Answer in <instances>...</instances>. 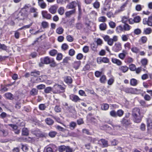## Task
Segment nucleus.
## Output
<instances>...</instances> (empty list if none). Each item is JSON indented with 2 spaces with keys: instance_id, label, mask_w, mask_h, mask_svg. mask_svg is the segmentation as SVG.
I'll return each mask as SVG.
<instances>
[{
  "instance_id": "1",
  "label": "nucleus",
  "mask_w": 152,
  "mask_h": 152,
  "mask_svg": "<svg viewBox=\"0 0 152 152\" xmlns=\"http://www.w3.org/2000/svg\"><path fill=\"white\" fill-rule=\"evenodd\" d=\"M132 115L134 122L136 123H139L141 122L142 116L140 115L139 109L135 108L133 109Z\"/></svg>"
},
{
  "instance_id": "2",
  "label": "nucleus",
  "mask_w": 152,
  "mask_h": 152,
  "mask_svg": "<svg viewBox=\"0 0 152 152\" xmlns=\"http://www.w3.org/2000/svg\"><path fill=\"white\" fill-rule=\"evenodd\" d=\"M103 39L105 42H107V44L110 46L113 45L114 42H116L118 40V37L116 36H114L113 38L112 39L109 36L106 35L103 37Z\"/></svg>"
},
{
  "instance_id": "3",
  "label": "nucleus",
  "mask_w": 152,
  "mask_h": 152,
  "mask_svg": "<svg viewBox=\"0 0 152 152\" xmlns=\"http://www.w3.org/2000/svg\"><path fill=\"white\" fill-rule=\"evenodd\" d=\"M65 88L60 85L55 84L53 87V92L54 94H59L64 91Z\"/></svg>"
},
{
  "instance_id": "4",
  "label": "nucleus",
  "mask_w": 152,
  "mask_h": 152,
  "mask_svg": "<svg viewBox=\"0 0 152 152\" xmlns=\"http://www.w3.org/2000/svg\"><path fill=\"white\" fill-rule=\"evenodd\" d=\"M143 23L144 25H148V26H152V16H149L148 18H144L143 20Z\"/></svg>"
},
{
  "instance_id": "5",
  "label": "nucleus",
  "mask_w": 152,
  "mask_h": 152,
  "mask_svg": "<svg viewBox=\"0 0 152 152\" xmlns=\"http://www.w3.org/2000/svg\"><path fill=\"white\" fill-rule=\"evenodd\" d=\"M121 49V44L118 42L115 43L113 48V50L115 52H118Z\"/></svg>"
},
{
  "instance_id": "6",
  "label": "nucleus",
  "mask_w": 152,
  "mask_h": 152,
  "mask_svg": "<svg viewBox=\"0 0 152 152\" xmlns=\"http://www.w3.org/2000/svg\"><path fill=\"white\" fill-rule=\"evenodd\" d=\"M129 2V0H127L123 4L119 9L116 10V13H119L125 10V8L127 7Z\"/></svg>"
},
{
  "instance_id": "7",
  "label": "nucleus",
  "mask_w": 152,
  "mask_h": 152,
  "mask_svg": "<svg viewBox=\"0 0 152 152\" xmlns=\"http://www.w3.org/2000/svg\"><path fill=\"white\" fill-rule=\"evenodd\" d=\"M3 125H0V136L3 137H5L8 134V132L7 130L2 129Z\"/></svg>"
},
{
  "instance_id": "8",
  "label": "nucleus",
  "mask_w": 152,
  "mask_h": 152,
  "mask_svg": "<svg viewBox=\"0 0 152 152\" xmlns=\"http://www.w3.org/2000/svg\"><path fill=\"white\" fill-rule=\"evenodd\" d=\"M52 59V58H50L48 56L42 58L41 59V63L43 64H49Z\"/></svg>"
},
{
  "instance_id": "9",
  "label": "nucleus",
  "mask_w": 152,
  "mask_h": 152,
  "mask_svg": "<svg viewBox=\"0 0 152 152\" xmlns=\"http://www.w3.org/2000/svg\"><path fill=\"white\" fill-rule=\"evenodd\" d=\"M70 99L72 101L77 102V101L80 100V99L79 97L75 95L71 94L69 96Z\"/></svg>"
},
{
  "instance_id": "10",
  "label": "nucleus",
  "mask_w": 152,
  "mask_h": 152,
  "mask_svg": "<svg viewBox=\"0 0 152 152\" xmlns=\"http://www.w3.org/2000/svg\"><path fill=\"white\" fill-rule=\"evenodd\" d=\"M42 17L47 19H50L51 18V15L48 13L47 11H43L42 12Z\"/></svg>"
},
{
  "instance_id": "11",
  "label": "nucleus",
  "mask_w": 152,
  "mask_h": 152,
  "mask_svg": "<svg viewBox=\"0 0 152 152\" xmlns=\"http://www.w3.org/2000/svg\"><path fill=\"white\" fill-rule=\"evenodd\" d=\"M57 7L56 5H53L50 7L49 9V12L52 14L56 13Z\"/></svg>"
},
{
  "instance_id": "12",
  "label": "nucleus",
  "mask_w": 152,
  "mask_h": 152,
  "mask_svg": "<svg viewBox=\"0 0 152 152\" xmlns=\"http://www.w3.org/2000/svg\"><path fill=\"white\" fill-rule=\"evenodd\" d=\"M77 4L75 1L70 3L67 6V8L69 9H73L77 6Z\"/></svg>"
},
{
  "instance_id": "13",
  "label": "nucleus",
  "mask_w": 152,
  "mask_h": 152,
  "mask_svg": "<svg viewBox=\"0 0 152 152\" xmlns=\"http://www.w3.org/2000/svg\"><path fill=\"white\" fill-rule=\"evenodd\" d=\"M111 61L113 63L116 64L118 66L121 65L122 64V62L120 60L115 58H112Z\"/></svg>"
},
{
  "instance_id": "14",
  "label": "nucleus",
  "mask_w": 152,
  "mask_h": 152,
  "mask_svg": "<svg viewBox=\"0 0 152 152\" xmlns=\"http://www.w3.org/2000/svg\"><path fill=\"white\" fill-rule=\"evenodd\" d=\"M128 53L126 51L123 50L122 53H120L118 54V57L121 59L123 60L126 55Z\"/></svg>"
},
{
  "instance_id": "15",
  "label": "nucleus",
  "mask_w": 152,
  "mask_h": 152,
  "mask_svg": "<svg viewBox=\"0 0 152 152\" xmlns=\"http://www.w3.org/2000/svg\"><path fill=\"white\" fill-rule=\"evenodd\" d=\"M42 80L41 79V77H37L32 78L31 79V81L33 83H38L39 82H42Z\"/></svg>"
},
{
  "instance_id": "16",
  "label": "nucleus",
  "mask_w": 152,
  "mask_h": 152,
  "mask_svg": "<svg viewBox=\"0 0 152 152\" xmlns=\"http://www.w3.org/2000/svg\"><path fill=\"white\" fill-rule=\"evenodd\" d=\"M147 41V37L145 36H143L139 39V42L140 44H142L146 43Z\"/></svg>"
},
{
  "instance_id": "17",
  "label": "nucleus",
  "mask_w": 152,
  "mask_h": 152,
  "mask_svg": "<svg viewBox=\"0 0 152 152\" xmlns=\"http://www.w3.org/2000/svg\"><path fill=\"white\" fill-rule=\"evenodd\" d=\"M152 32V29L149 27L144 28L143 33L146 35L149 34Z\"/></svg>"
},
{
  "instance_id": "18",
  "label": "nucleus",
  "mask_w": 152,
  "mask_h": 152,
  "mask_svg": "<svg viewBox=\"0 0 152 152\" xmlns=\"http://www.w3.org/2000/svg\"><path fill=\"white\" fill-rule=\"evenodd\" d=\"M119 69L123 73H125L127 72L129 68L126 66H122L119 68Z\"/></svg>"
},
{
  "instance_id": "19",
  "label": "nucleus",
  "mask_w": 152,
  "mask_h": 152,
  "mask_svg": "<svg viewBox=\"0 0 152 152\" xmlns=\"http://www.w3.org/2000/svg\"><path fill=\"white\" fill-rule=\"evenodd\" d=\"M122 124L124 126H127L130 123L129 120L124 118L121 121Z\"/></svg>"
},
{
  "instance_id": "20",
  "label": "nucleus",
  "mask_w": 152,
  "mask_h": 152,
  "mask_svg": "<svg viewBox=\"0 0 152 152\" xmlns=\"http://www.w3.org/2000/svg\"><path fill=\"white\" fill-rule=\"evenodd\" d=\"M41 27L44 29L48 28L49 27V24L48 22L43 21L41 23Z\"/></svg>"
},
{
  "instance_id": "21",
  "label": "nucleus",
  "mask_w": 152,
  "mask_h": 152,
  "mask_svg": "<svg viewBox=\"0 0 152 152\" xmlns=\"http://www.w3.org/2000/svg\"><path fill=\"white\" fill-rule=\"evenodd\" d=\"M40 75V72L39 71L34 70L31 72V75L34 77H37Z\"/></svg>"
},
{
  "instance_id": "22",
  "label": "nucleus",
  "mask_w": 152,
  "mask_h": 152,
  "mask_svg": "<svg viewBox=\"0 0 152 152\" xmlns=\"http://www.w3.org/2000/svg\"><path fill=\"white\" fill-rule=\"evenodd\" d=\"M75 9L66 12L65 13L66 17H70V16L75 13Z\"/></svg>"
},
{
  "instance_id": "23",
  "label": "nucleus",
  "mask_w": 152,
  "mask_h": 152,
  "mask_svg": "<svg viewBox=\"0 0 152 152\" xmlns=\"http://www.w3.org/2000/svg\"><path fill=\"white\" fill-rule=\"evenodd\" d=\"M124 31H129L131 28V27L127 24L124 23L123 26Z\"/></svg>"
},
{
  "instance_id": "24",
  "label": "nucleus",
  "mask_w": 152,
  "mask_h": 152,
  "mask_svg": "<svg viewBox=\"0 0 152 152\" xmlns=\"http://www.w3.org/2000/svg\"><path fill=\"white\" fill-rule=\"evenodd\" d=\"M45 121L47 124L50 125H52L54 123L53 120L50 118L45 119Z\"/></svg>"
},
{
  "instance_id": "25",
  "label": "nucleus",
  "mask_w": 152,
  "mask_h": 152,
  "mask_svg": "<svg viewBox=\"0 0 152 152\" xmlns=\"http://www.w3.org/2000/svg\"><path fill=\"white\" fill-rule=\"evenodd\" d=\"M22 132V135L27 136L29 134V131L27 128H23Z\"/></svg>"
},
{
  "instance_id": "26",
  "label": "nucleus",
  "mask_w": 152,
  "mask_h": 152,
  "mask_svg": "<svg viewBox=\"0 0 152 152\" xmlns=\"http://www.w3.org/2000/svg\"><path fill=\"white\" fill-rule=\"evenodd\" d=\"M81 62L80 61L75 62L73 64V67L75 69H77L80 65Z\"/></svg>"
},
{
  "instance_id": "27",
  "label": "nucleus",
  "mask_w": 152,
  "mask_h": 152,
  "mask_svg": "<svg viewBox=\"0 0 152 152\" xmlns=\"http://www.w3.org/2000/svg\"><path fill=\"white\" fill-rule=\"evenodd\" d=\"M109 108V105L106 103H104L101 105V108L103 110H107Z\"/></svg>"
},
{
  "instance_id": "28",
  "label": "nucleus",
  "mask_w": 152,
  "mask_h": 152,
  "mask_svg": "<svg viewBox=\"0 0 152 152\" xmlns=\"http://www.w3.org/2000/svg\"><path fill=\"white\" fill-rule=\"evenodd\" d=\"M147 126L148 129H151L152 127V120L150 118H148L147 120Z\"/></svg>"
},
{
  "instance_id": "29",
  "label": "nucleus",
  "mask_w": 152,
  "mask_h": 152,
  "mask_svg": "<svg viewBox=\"0 0 152 152\" xmlns=\"http://www.w3.org/2000/svg\"><path fill=\"white\" fill-rule=\"evenodd\" d=\"M44 152H54V151L52 147L47 146L45 148Z\"/></svg>"
},
{
  "instance_id": "30",
  "label": "nucleus",
  "mask_w": 152,
  "mask_h": 152,
  "mask_svg": "<svg viewBox=\"0 0 152 152\" xmlns=\"http://www.w3.org/2000/svg\"><path fill=\"white\" fill-rule=\"evenodd\" d=\"M76 125L77 124L76 122L74 121H72L69 123V128L72 129H73L76 127Z\"/></svg>"
},
{
  "instance_id": "31",
  "label": "nucleus",
  "mask_w": 152,
  "mask_h": 152,
  "mask_svg": "<svg viewBox=\"0 0 152 152\" xmlns=\"http://www.w3.org/2000/svg\"><path fill=\"white\" fill-rule=\"evenodd\" d=\"M39 5L42 9H45L46 7V4L44 1L38 2Z\"/></svg>"
},
{
  "instance_id": "32",
  "label": "nucleus",
  "mask_w": 152,
  "mask_h": 152,
  "mask_svg": "<svg viewBox=\"0 0 152 152\" xmlns=\"http://www.w3.org/2000/svg\"><path fill=\"white\" fill-rule=\"evenodd\" d=\"M124 47L125 49V50L127 52V51L130 49L131 44L130 43L127 42L124 44Z\"/></svg>"
},
{
  "instance_id": "33",
  "label": "nucleus",
  "mask_w": 152,
  "mask_h": 152,
  "mask_svg": "<svg viewBox=\"0 0 152 152\" xmlns=\"http://www.w3.org/2000/svg\"><path fill=\"white\" fill-rule=\"evenodd\" d=\"M99 142H101L102 144V145L104 147H107L108 146L107 141L104 139H101L99 141Z\"/></svg>"
},
{
  "instance_id": "34",
  "label": "nucleus",
  "mask_w": 152,
  "mask_h": 152,
  "mask_svg": "<svg viewBox=\"0 0 152 152\" xmlns=\"http://www.w3.org/2000/svg\"><path fill=\"white\" fill-rule=\"evenodd\" d=\"M65 81L67 83L71 84L72 82V80L71 77L67 76L65 77Z\"/></svg>"
},
{
  "instance_id": "35",
  "label": "nucleus",
  "mask_w": 152,
  "mask_h": 152,
  "mask_svg": "<svg viewBox=\"0 0 152 152\" xmlns=\"http://www.w3.org/2000/svg\"><path fill=\"white\" fill-rule=\"evenodd\" d=\"M123 28V26L121 25H119L116 27V31L120 33L121 32L124 31Z\"/></svg>"
},
{
  "instance_id": "36",
  "label": "nucleus",
  "mask_w": 152,
  "mask_h": 152,
  "mask_svg": "<svg viewBox=\"0 0 152 152\" xmlns=\"http://www.w3.org/2000/svg\"><path fill=\"white\" fill-rule=\"evenodd\" d=\"M106 24L104 23L101 24L99 25V28L101 30H105L106 29Z\"/></svg>"
},
{
  "instance_id": "37",
  "label": "nucleus",
  "mask_w": 152,
  "mask_h": 152,
  "mask_svg": "<svg viewBox=\"0 0 152 152\" xmlns=\"http://www.w3.org/2000/svg\"><path fill=\"white\" fill-rule=\"evenodd\" d=\"M124 113V111L122 110H118L116 112L117 117V116L120 117H121L123 115Z\"/></svg>"
},
{
  "instance_id": "38",
  "label": "nucleus",
  "mask_w": 152,
  "mask_h": 152,
  "mask_svg": "<svg viewBox=\"0 0 152 152\" xmlns=\"http://www.w3.org/2000/svg\"><path fill=\"white\" fill-rule=\"evenodd\" d=\"M65 10L64 7H60L58 10V13L61 15H63L64 12Z\"/></svg>"
},
{
  "instance_id": "39",
  "label": "nucleus",
  "mask_w": 152,
  "mask_h": 152,
  "mask_svg": "<svg viewBox=\"0 0 152 152\" xmlns=\"http://www.w3.org/2000/svg\"><path fill=\"white\" fill-rule=\"evenodd\" d=\"M148 60L145 58L142 59L141 60V62L142 65L143 66H145L147 65Z\"/></svg>"
},
{
  "instance_id": "40",
  "label": "nucleus",
  "mask_w": 152,
  "mask_h": 152,
  "mask_svg": "<svg viewBox=\"0 0 152 152\" xmlns=\"http://www.w3.org/2000/svg\"><path fill=\"white\" fill-rule=\"evenodd\" d=\"M64 31V29L62 27H59L56 30V32L59 34H62Z\"/></svg>"
},
{
  "instance_id": "41",
  "label": "nucleus",
  "mask_w": 152,
  "mask_h": 152,
  "mask_svg": "<svg viewBox=\"0 0 152 152\" xmlns=\"http://www.w3.org/2000/svg\"><path fill=\"white\" fill-rule=\"evenodd\" d=\"M57 132L55 131H51L49 133V135L51 137H54L57 134Z\"/></svg>"
},
{
  "instance_id": "42",
  "label": "nucleus",
  "mask_w": 152,
  "mask_h": 152,
  "mask_svg": "<svg viewBox=\"0 0 152 152\" xmlns=\"http://www.w3.org/2000/svg\"><path fill=\"white\" fill-rule=\"evenodd\" d=\"M137 84V81L135 79L133 78L130 80V84L132 86H135Z\"/></svg>"
},
{
  "instance_id": "43",
  "label": "nucleus",
  "mask_w": 152,
  "mask_h": 152,
  "mask_svg": "<svg viewBox=\"0 0 152 152\" xmlns=\"http://www.w3.org/2000/svg\"><path fill=\"white\" fill-rule=\"evenodd\" d=\"M5 96L6 98L10 99H12L13 98L12 95L10 93H7L5 94Z\"/></svg>"
},
{
  "instance_id": "44",
  "label": "nucleus",
  "mask_w": 152,
  "mask_h": 152,
  "mask_svg": "<svg viewBox=\"0 0 152 152\" xmlns=\"http://www.w3.org/2000/svg\"><path fill=\"white\" fill-rule=\"evenodd\" d=\"M91 114H89L88 116L87 117V118L90 119V121L94 124H96L97 121L94 117H91L90 118L89 117L90 115Z\"/></svg>"
},
{
  "instance_id": "45",
  "label": "nucleus",
  "mask_w": 152,
  "mask_h": 152,
  "mask_svg": "<svg viewBox=\"0 0 152 152\" xmlns=\"http://www.w3.org/2000/svg\"><path fill=\"white\" fill-rule=\"evenodd\" d=\"M93 5L94 8L98 9L100 7V3L98 1H96L93 3Z\"/></svg>"
},
{
  "instance_id": "46",
  "label": "nucleus",
  "mask_w": 152,
  "mask_h": 152,
  "mask_svg": "<svg viewBox=\"0 0 152 152\" xmlns=\"http://www.w3.org/2000/svg\"><path fill=\"white\" fill-rule=\"evenodd\" d=\"M66 146L63 145H61L59 147L58 151L59 152H63L66 151Z\"/></svg>"
},
{
  "instance_id": "47",
  "label": "nucleus",
  "mask_w": 152,
  "mask_h": 152,
  "mask_svg": "<svg viewBox=\"0 0 152 152\" xmlns=\"http://www.w3.org/2000/svg\"><path fill=\"white\" fill-rule=\"evenodd\" d=\"M52 91L53 92V88L50 87H47L45 89L44 91L46 93H49Z\"/></svg>"
},
{
  "instance_id": "48",
  "label": "nucleus",
  "mask_w": 152,
  "mask_h": 152,
  "mask_svg": "<svg viewBox=\"0 0 152 152\" xmlns=\"http://www.w3.org/2000/svg\"><path fill=\"white\" fill-rule=\"evenodd\" d=\"M57 53V51L55 49H53L50 50L49 52L50 55L52 56H55Z\"/></svg>"
},
{
  "instance_id": "49",
  "label": "nucleus",
  "mask_w": 152,
  "mask_h": 152,
  "mask_svg": "<svg viewBox=\"0 0 152 152\" xmlns=\"http://www.w3.org/2000/svg\"><path fill=\"white\" fill-rule=\"evenodd\" d=\"M38 91L36 88H33L30 91V94L32 95H35L37 94Z\"/></svg>"
},
{
  "instance_id": "50",
  "label": "nucleus",
  "mask_w": 152,
  "mask_h": 152,
  "mask_svg": "<svg viewBox=\"0 0 152 152\" xmlns=\"http://www.w3.org/2000/svg\"><path fill=\"white\" fill-rule=\"evenodd\" d=\"M61 48L62 50L65 51L68 49L69 46L66 44L64 43L62 45Z\"/></svg>"
},
{
  "instance_id": "51",
  "label": "nucleus",
  "mask_w": 152,
  "mask_h": 152,
  "mask_svg": "<svg viewBox=\"0 0 152 152\" xmlns=\"http://www.w3.org/2000/svg\"><path fill=\"white\" fill-rule=\"evenodd\" d=\"M132 51L136 53H138L139 51V49L137 47H133L131 49Z\"/></svg>"
},
{
  "instance_id": "52",
  "label": "nucleus",
  "mask_w": 152,
  "mask_h": 152,
  "mask_svg": "<svg viewBox=\"0 0 152 152\" xmlns=\"http://www.w3.org/2000/svg\"><path fill=\"white\" fill-rule=\"evenodd\" d=\"M50 66L51 67H54L56 66V64L53 58H52L50 62Z\"/></svg>"
},
{
  "instance_id": "53",
  "label": "nucleus",
  "mask_w": 152,
  "mask_h": 152,
  "mask_svg": "<svg viewBox=\"0 0 152 152\" xmlns=\"http://www.w3.org/2000/svg\"><path fill=\"white\" fill-rule=\"evenodd\" d=\"M107 19L104 16H101L99 17L98 18L99 22H105L106 21Z\"/></svg>"
},
{
  "instance_id": "54",
  "label": "nucleus",
  "mask_w": 152,
  "mask_h": 152,
  "mask_svg": "<svg viewBox=\"0 0 152 152\" xmlns=\"http://www.w3.org/2000/svg\"><path fill=\"white\" fill-rule=\"evenodd\" d=\"M97 44V45H101L103 44L102 40L100 38H97L96 41Z\"/></svg>"
},
{
  "instance_id": "55",
  "label": "nucleus",
  "mask_w": 152,
  "mask_h": 152,
  "mask_svg": "<svg viewBox=\"0 0 152 152\" xmlns=\"http://www.w3.org/2000/svg\"><path fill=\"white\" fill-rule=\"evenodd\" d=\"M67 40L69 42H72L73 41L74 39L73 37L70 35H68L66 37Z\"/></svg>"
},
{
  "instance_id": "56",
  "label": "nucleus",
  "mask_w": 152,
  "mask_h": 152,
  "mask_svg": "<svg viewBox=\"0 0 152 152\" xmlns=\"http://www.w3.org/2000/svg\"><path fill=\"white\" fill-rule=\"evenodd\" d=\"M129 36L126 35H123L121 37L122 40L124 41H127L128 39Z\"/></svg>"
},
{
  "instance_id": "57",
  "label": "nucleus",
  "mask_w": 152,
  "mask_h": 152,
  "mask_svg": "<svg viewBox=\"0 0 152 152\" xmlns=\"http://www.w3.org/2000/svg\"><path fill=\"white\" fill-rule=\"evenodd\" d=\"M134 33L136 35H139L141 33V31L140 28H137L134 30Z\"/></svg>"
},
{
  "instance_id": "58",
  "label": "nucleus",
  "mask_w": 152,
  "mask_h": 152,
  "mask_svg": "<svg viewBox=\"0 0 152 152\" xmlns=\"http://www.w3.org/2000/svg\"><path fill=\"white\" fill-rule=\"evenodd\" d=\"M106 77L104 75L102 76L100 79V81L102 83H104L106 81Z\"/></svg>"
},
{
  "instance_id": "59",
  "label": "nucleus",
  "mask_w": 152,
  "mask_h": 152,
  "mask_svg": "<svg viewBox=\"0 0 152 152\" xmlns=\"http://www.w3.org/2000/svg\"><path fill=\"white\" fill-rule=\"evenodd\" d=\"M129 69L131 71H134L136 69V66L134 64H131L129 66Z\"/></svg>"
},
{
  "instance_id": "60",
  "label": "nucleus",
  "mask_w": 152,
  "mask_h": 152,
  "mask_svg": "<svg viewBox=\"0 0 152 152\" xmlns=\"http://www.w3.org/2000/svg\"><path fill=\"white\" fill-rule=\"evenodd\" d=\"M128 20L129 18L128 17L124 16L122 18L121 21L123 23H126Z\"/></svg>"
},
{
  "instance_id": "61",
  "label": "nucleus",
  "mask_w": 152,
  "mask_h": 152,
  "mask_svg": "<svg viewBox=\"0 0 152 152\" xmlns=\"http://www.w3.org/2000/svg\"><path fill=\"white\" fill-rule=\"evenodd\" d=\"M75 53V50L72 49H70L69 52V54L71 56H74Z\"/></svg>"
},
{
  "instance_id": "62",
  "label": "nucleus",
  "mask_w": 152,
  "mask_h": 152,
  "mask_svg": "<svg viewBox=\"0 0 152 152\" xmlns=\"http://www.w3.org/2000/svg\"><path fill=\"white\" fill-rule=\"evenodd\" d=\"M89 50V48L87 46H85L83 47V51L85 53H88Z\"/></svg>"
},
{
  "instance_id": "63",
  "label": "nucleus",
  "mask_w": 152,
  "mask_h": 152,
  "mask_svg": "<svg viewBox=\"0 0 152 152\" xmlns=\"http://www.w3.org/2000/svg\"><path fill=\"white\" fill-rule=\"evenodd\" d=\"M110 114L111 116L114 117H117L116 112L114 110H112L110 112Z\"/></svg>"
},
{
  "instance_id": "64",
  "label": "nucleus",
  "mask_w": 152,
  "mask_h": 152,
  "mask_svg": "<svg viewBox=\"0 0 152 152\" xmlns=\"http://www.w3.org/2000/svg\"><path fill=\"white\" fill-rule=\"evenodd\" d=\"M65 151L66 152H73L74 151L72 148H70L69 146H66Z\"/></svg>"
}]
</instances>
